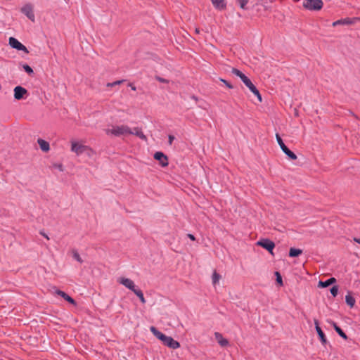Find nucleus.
<instances>
[{
  "label": "nucleus",
  "mask_w": 360,
  "mask_h": 360,
  "mask_svg": "<svg viewBox=\"0 0 360 360\" xmlns=\"http://www.w3.org/2000/svg\"><path fill=\"white\" fill-rule=\"evenodd\" d=\"M303 7L309 11H319L323 7L322 0H304Z\"/></svg>",
  "instance_id": "1"
},
{
  "label": "nucleus",
  "mask_w": 360,
  "mask_h": 360,
  "mask_svg": "<svg viewBox=\"0 0 360 360\" xmlns=\"http://www.w3.org/2000/svg\"><path fill=\"white\" fill-rule=\"evenodd\" d=\"M276 138L282 151L288 157L289 159L295 160L297 158V155L285 145L278 134H276Z\"/></svg>",
  "instance_id": "2"
},
{
  "label": "nucleus",
  "mask_w": 360,
  "mask_h": 360,
  "mask_svg": "<svg viewBox=\"0 0 360 360\" xmlns=\"http://www.w3.org/2000/svg\"><path fill=\"white\" fill-rule=\"evenodd\" d=\"M107 133H110L116 136H120L121 135L129 134V133H131V129L127 125L116 126L112 129H109Z\"/></svg>",
  "instance_id": "3"
},
{
  "label": "nucleus",
  "mask_w": 360,
  "mask_h": 360,
  "mask_svg": "<svg viewBox=\"0 0 360 360\" xmlns=\"http://www.w3.org/2000/svg\"><path fill=\"white\" fill-rule=\"evenodd\" d=\"M257 245L264 248L272 255H274L273 250L275 248V243L272 240L267 238L261 239L257 242Z\"/></svg>",
  "instance_id": "4"
},
{
  "label": "nucleus",
  "mask_w": 360,
  "mask_h": 360,
  "mask_svg": "<svg viewBox=\"0 0 360 360\" xmlns=\"http://www.w3.org/2000/svg\"><path fill=\"white\" fill-rule=\"evenodd\" d=\"M20 11L26 15L31 21L34 22L35 16L33 11V6L30 3L25 4L21 8Z\"/></svg>",
  "instance_id": "5"
},
{
  "label": "nucleus",
  "mask_w": 360,
  "mask_h": 360,
  "mask_svg": "<svg viewBox=\"0 0 360 360\" xmlns=\"http://www.w3.org/2000/svg\"><path fill=\"white\" fill-rule=\"evenodd\" d=\"M243 82L245 84V85L250 90L251 92H252L254 94V95H255L259 101V102H262V96L259 91V90L257 89V87L252 84V82H251V80L247 77V78H245Z\"/></svg>",
  "instance_id": "6"
},
{
  "label": "nucleus",
  "mask_w": 360,
  "mask_h": 360,
  "mask_svg": "<svg viewBox=\"0 0 360 360\" xmlns=\"http://www.w3.org/2000/svg\"><path fill=\"white\" fill-rule=\"evenodd\" d=\"M9 45L13 48L18 51H22L26 53H29L27 47L20 43L17 39L14 37L9 38Z\"/></svg>",
  "instance_id": "7"
},
{
  "label": "nucleus",
  "mask_w": 360,
  "mask_h": 360,
  "mask_svg": "<svg viewBox=\"0 0 360 360\" xmlns=\"http://www.w3.org/2000/svg\"><path fill=\"white\" fill-rule=\"evenodd\" d=\"M14 98L15 100H21L26 98L28 96L27 90L21 86H17L14 88Z\"/></svg>",
  "instance_id": "8"
},
{
  "label": "nucleus",
  "mask_w": 360,
  "mask_h": 360,
  "mask_svg": "<svg viewBox=\"0 0 360 360\" xmlns=\"http://www.w3.org/2000/svg\"><path fill=\"white\" fill-rule=\"evenodd\" d=\"M153 158L155 160H158L159 162V164L163 167H165L168 165V158L166 155H165L162 152H156Z\"/></svg>",
  "instance_id": "9"
},
{
  "label": "nucleus",
  "mask_w": 360,
  "mask_h": 360,
  "mask_svg": "<svg viewBox=\"0 0 360 360\" xmlns=\"http://www.w3.org/2000/svg\"><path fill=\"white\" fill-rule=\"evenodd\" d=\"M162 342L165 346H167L171 349H173L180 347L179 342L178 341L174 340L170 336L166 335L165 338Z\"/></svg>",
  "instance_id": "10"
},
{
  "label": "nucleus",
  "mask_w": 360,
  "mask_h": 360,
  "mask_svg": "<svg viewBox=\"0 0 360 360\" xmlns=\"http://www.w3.org/2000/svg\"><path fill=\"white\" fill-rule=\"evenodd\" d=\"M356 20H357V18H342V19H340V20H338L333 22L332 25L333 27H336L338 25H349L354 24L356 22Z\"/></svg>",
  "instance_id": "11"
},
{
  "label": "nucleus",
  "mask_w": 360,
  "mask_h": 360,
  "mask_svg": "<svg viewBox=\"0 0 360 360\" xmlns=\"http://www.w3.org/2000/svg\"><path fill=\"white\" fill-rule=\"evenodd\" d=\"M314 321L315 328H316V330L319 335V338L321 343L323 345H325L327 343V340H326V335H325L324 333L323 332L322 329L321 328V327L319 326V321L315 319L314 320Z\"/></svg>",
  "instance_id": "12"
},
{
  "label": "nucleus",
  "mask_w": 360,
  "mask_h": 360,
  "mask_svg": "<svg viewBox=\"0 0 360 360\" xmlns=\"http://www.w3.org/2000/svg\"><path fill=\"white\" fill-rule=\"evenodd\" d=\"M87 148V146L79 144L76 142H72L71 146V150L75 153L77 155L82 154Z\"/></svg>",
  "instance_id": "13"
},
{
  "label": "nucleus",
  "mask_w": 360,
  "mask_h": 360,
  "mask_svg": "<svg viewBox=\"0 0 360 360\" xmlns=\"http://www.w3.org/2000/svg\"><path fill=\"white\" fill-rule=\"evenodd\" d=\"M119 282L132 292L136 289L134 281L130 278H121Z\"/></svg>",
  "instance_id": "14"
},
{
  "label": "nucleus",
  "mask_w": 360,
  "mask_h": 360,
  "mask_svg": "<svg viewBox=\"0 0 360 360\" xmlns=\"http://www.w3.org/2000/svg\"><path fill=\"white\" fill-rule=\"evenodd\" d=\"M56 292L57 295L62 297L68 302H69L75 306L77 304V302H75V300L73 298H72L70 296H69L67 293H65V292H63L60 290H57L56 291Z\"/></svg>",
  "instance_id": "15"
},
{
  "label": "nucleus",
  "mask_w": 360,
  "mask_h": 360,
  "mask_svg": "<svg viewBox=\"0 0 360 360\" xmlns=\"http://www.w3.org/2000/svg\"><path fill=\"white\" fill-rule=\"evenodd\" d=\"M129 134H133L139 138H140L141 140L147 141V137L146 135L143 133L141 129L139 127H134V129H131V133H129Z\"/></svg>",
  "instance_id": "16"
},
{
  "label": "nucleus",
  "mask_w": 360,
  "mask_h": 360,
  "mask_svg": "<svg viewBox=\"0 0 360 360\" xmlns=\"http://www.w3.org/2000/svg\"><path fill=\"white\" fill-rule=\"evenodd\" d=\"M214 336L216 340H217L219 345L221 347H226L229 345V341L227 339L224 338L222 335L219 332L214 333Z\"/></svg>",
  "instance_id": "17"
},
{
  "label": "nucleus",
  "mask_w": 360,
  "mask_h": 360,
  "mask_svg": "<svg viewBox=\"0 0 360 360\" xmlns=\"http://www.w3.org/2000/svg\"><path fill=\"white\" fill-rule=\"evenodd\" d=\"M226 0H211L213 6L219 10H224L226 7Z\"/></svg>",
  "instance_id": "18"
},
{
  "label": "nucleus",
  "mask_w": 360,
  "mask_h": 360,
  "mask_svg": "<svg viewBox=\"0 0 360 360\" xmlns=\"http://www.w3.org/2000/svg\"><path fill=\"white\" fill-rule=\"evenodd\" d=\"M37 143L41 150L44 152H48L50 150L49 143L42 139H38Z\"/></svg>",
  "instance_id": "19"
},
{
  "label": "nucleus",
  "mask_w": 360,
  "mask_h": 360,
  "mask_svg": "<svg viewBox=\"0 0 360 360\" xmlns=\"http://www.w3.org/2000/svg\"><path fill=\"white\" fill-rule=\"evenodd\" d=\"M336 283V279L334 277H331L325 281H320L319 283V287L326 288Z\"/></svg>",
  "instance_id": "20"
},
{
  "label": "nucleus",
  "mask_w": 360,
  "mask_h": 360,
  "mask_svg": "<svg viewBox=\"0 0 360 360\" xmlns=\"http://www.w3.org/2000/svg\"><path fill=\"white\" fill-rule=\"evenodd\" d=\"M150 331L152 333L160 340L162 341L166 337V335L158 330L155 327L151 326Z\"/></svg>",
  "instance_id": "21"
},
{
  "label": "nucleus",
  "mask_w": 360,
  "mask_h": 360,
  "mask_svg": "<svg viewBox=\"0 0 360 360\" xmlns=\"http://www.w3.org/2000/svg\"><path fill=\"white\" fill-rule=\"evenodd\" d=\"M332 323H333V328L334 330L337 332V333L340 336L342 337L343 339L345 340H347L348 339V337L347 335L345 334V333L341 329L340 327H339L336 323L332 321Z\"/></svg>",
  "instance_id": "22"
},
{
  "label": "nucleus",
  "mask_w": 360,
  "mask_h": 360,
  "mask_svg": "<svg viewBox=\"0 0 360 360\" xmlns=\"http://www.w3.org/2000/svg\"><path fill=\"white\" fill-rule=\"evenodd\" d=\"M345 302L347 305L350 307V308L354 307L355 304V299L351 295V292H349L348 294L345 296Z\"/></svg>",
  "instance_id": "23"
},
{
  "label": "nucleus",
  "mask_w": 360,
  "mask_h": 360,
  "mask_svg": "<svg viewBox=\"0 0 360 360\" xmlns=\"http://www.w3.org/2000/svg\"><path fill=\"white\" fill-rule=\"evenodd\" d=\"M302 254V250L301 249H297L295 248H291L289 250V257H296Z\"/></svg>",
  "instance_id": "24"
},
{
  "label": "nucleus",
  "mask_w": 360,
  "mask_h": 360,
  "mask_svg": "<svg viewBox=\"0 0 360 360\" xmlns=\"http://www.w3.org/2000/svg\"><path fill=\"white\" fill-rule=\"evenodd\" d=\"M231 73L240 77L242 81L247 78V76L245 74H243L240 70L235 68H233L231 69Z\"/></svg>",
  "instance_id": "25"
},
{
  "label": "nucleus",
  "mask_w": 360,
  "mask_h": 360,
  "mask_svg": "<svg viewBox=\"0 0 360 360\" xmlns=\"http://www.w3.org/2000/svg\"><path fill=\"white\" fill-rule=\"evenodd\" d=\"M134 293L140 299L141 303H146V300L144 298L143 293L141 290L136 288L135 290H134Z\"/></svg>",
  "instance_id": "26"
},
{
  "label": "nucleus",
  "mask_w": 360,
  "mask_h": 360,
  "mask_svg": "<svg viewBox=\"0 0 360 360\" xmlns=\"http://www.w3.org/2000/svg\"><path fill=\"white\" fill-rule=\"evenodd\" d=\"M221 278V275L218 274L216 271H214L212 274V283L215 285L217 283H219Z\"/></svg>",
  "instance_id": "27"
},
{
  "label": "nucleus",
  "mask_w": 360,
  "mask_h": 360,
  "mask_svg": "<svg viewBox=\"0 0 360 360\" xmlns=\"http://www.w3.org/2000/svg\"><path fill=\"white\" fill-rule=\"evenodd\" d=\"M22 67L23 68V70L29 75H32L34 74V71L32 70V68L28 65L27 64H22Z\"/></svg>",
  "instance_id": "28"
},
{
  "label": "nucleus",
  "mask_w": 360,
  "mask_h": 360,
  "mask_svg": "<svg viewBox=\"0 0 360 360\" xmlns=\"http://www.w3.org/2000/svg\"><path fill=\"white\" fill-rule=\"evenodd\" d=\"M72 254L73 258L75 259H76L78 262L81 264L83 262L82 259L81 258L80 255H79L77 250H73Z\"/></svg>",
  "instance_id": "29"
},
{
  "label": "nucleus",
  "mask_w": 360,
  "mask_h": 360,
  "mask_svg": "<svg viewBox=\"0 0 360 360\" xmlns=\"http://www.w3.org/2000/svg\"><path fill=\"white\" fill-rule=\"evenodd\" d=\"M275 276H276V280L277 283L279 284L280 285H283V280H282V276H281V274L278 271H276Z\"/></svg>",
  "instance_id": "30"
},
{
  "label": "nucleus",
  "mask_w": 360,
  "mask_h": 360,
  "mask_svg": "<svg viewBox=\"0 0 360 360\" xmlns=\"http://www.w3.org/2000/svg\"><path fill=\"white\" fill-rule=\"evenodd\" d=\"M330 292L331 293V295L333 296V297H336L338 295V285H333L330 289Z\"/></svg>",
  "instance_id": "31"
},
{
  "label": "nucleus",
  "mask_w": 360,
  "mask_h": 360,
  "mask_svg": "<svg viewBox=\"0 0 360 360\" xmlns=\"http://www.w3.org/2000/svg\"><path fill=\"white\" fill-rule=\"evenodd\" d=\"M238 2L241 8L243 9H246V4H248V0H238Z\"/></svg>",
  "instance_id": "32"
},
{
  "label": "nucleus",
  "mask_w": 360,
  "mask_h": 360,
  "mask_svg": "<svg viewBox=\"0 0 360 360\" xmlns=\"http://www.w3.org/2000/svg\"><path fill=\"white\" fill-rule=\"evenodd\" d=\"M219 80L223 82L229 89H233V86L227 80L220 78Z\"/></svg>",
  "instance_id": "33"
},
{
  "label": "nucleus",
  "mask_w": 360,
  "mask_h": 360,
  "mask_svg": "<svg viewBox=\"0 0 360 360\" xmlns=\"http://www.w3.org/2000/svg\"><path fill=\"white\" fill-rule=\"evenodd\" d=\"M155 79L158 80V82H161V83H165V84H168L169 83V80L165 79V78H162L161 77H159V76H156L155 77Z\"/></svg>",
  "instance_id": "34"
},
{
  "label": "nucleus",
  "mask_w": 360,
  "mask_h": 360,
  "mask_svg": "<svg viewBox=\"0 0 360 360\" xmlns=\"http://www.w3.org/2000/svg\"><path fill=\"white\" fill-rule=\"evenodd\" d=\"M169 144L172 145V142L174 139V136L173 135H169Z\"/></svg>",
  "instance_id": "35"
},
{
  "label": "nucleus",
  "mask_w": 360,
  "mask_h": 360,
  "mask_svg": "<svg viewBox=\"0 0 360 360\" xmlns=\"http://www.w3.org/2000/svg\"><path fill=\"white\" fill-rule=\"evenodd\" d=\"M188 238H189L191 240L194 241L195 240V237L193 235V234H191V233H188L187 235Z\"/></svg>",
  "instance_id": "36"
},
{
  "label": "nucleus",
  "mask_w": 360,
  "mask_h": 360,
  "mask_svg": "<svg viewBox=\"0 0 360 360\" xmlns=\"http://www.w3.org/2000/svg\"><path fill=\"white\" fill-rule=\"evenodd\" d=\"M54 167L59 169L60 171H63V165L61 164H58V165H54Z\"/></svg>",
  "instance_id": "37"
},
{
  "label": "nucleus",
  "mask_w": 360,
  "mask_h": 360,
  "mask_svg": "<svg viewBox=\"0 0 360 360\" xmlns=\"http://www.w3.org/2000/svg\"><path fill=\"white\" fill-rule=\"evenodd\" d=\"M124 82V79L117 80V81L114 82V84L119 85V84L123 83Z\"/></svg>",
  "instance_id": "38"
},
{
  "label": "nucleus",
  "mask_w": 360,
  "mask_h": 360,
  "mask_svg": "<svg viewBox=\"0 0 360 360\" xmlns=\"http://www.w3.org/2000/svg\"><path fill=\"white\" fill-rule=\"evenodd\" d=\"M129 86L131 87V89L133 91H136V86H135L133 84L129 83Z\"/></svg>",
  "instance_id": "39"
},
{
  "label": "nucleus",
  "mask_w": 360,
  "mask_h": 360,
  "mask_svg": "<svg viewBox=\"0 0 360 360\" xmlns=\"http://www.w3.org/2000/svg\"><path fill=\"white\" fill-rule=\"evenodd\" d=\"M191 98L196 102L198 101V98L195 95H192Z\"/></svg>",
  "instance_id": "40"
},
{
  "label": "nucleus",
  "mask_w": 360,
  "mask_h": 360,
  "mask_svg": "<svg viewBox=\"0 0 360 360\" xmlns=\"http://www.w3.org/2000/svg\"><path fill=\"white\" fill-rule=\"evenodd\" d=\"M353 240L359 244H360V238H354Z\"/></svg>",
  "instance_id": "41"
},
{
  "label": "nucleus",
  "mask_w": 360,
  "mask_h": 360,
  "mask_svg": "<svg viewBox=\"0 0 360 360\" xmlns=\"http://www.w3.org/2000/svg\"><path fill=\"white\" fill-rule=\"evenodd\" d=\"M40 234H41L43 236H44L46 238H47L48 240L49 239V237L47 236L46 234H45L43 232H40Z\"/></svg>",
  "instance_id": "42"
},
{
  "label": "nucleus",
  "mask_w": 360,
  "mask_h": 360,
  "mask_svg": "<svg viewBox=\"0 0 360 360\" xmlns=\"http://www.w3.org/2000/svg\"><path fill=\"white\" fill-rule=\"evenodd\" d=\"M195 32L196 34H199V33H200V30H199V28H195Z\"/></svg>",
  "instance_id": "43"
},
{
  "label": "nucleus",
  "mask_w": 360,
  "mask_h": 360,
  "mask_svg": "<svg viewBox=\"0 0 360 360\" xmlns=\"http://www.w3.org/2000/svg\"><path fill=\"white\" fill-rule=\"evenodd\" d=\"M108 87H112V82L111 83H108L107 85H106Z\"/></svg>",
  "instance_id": "44"
},
{
  "label": "nucleus",
  "mask_w": 360,
  "mask_h": 360,
  "mask_svg": "<svg viewBox=\"0 0 360 360\" xmlns=\"http://www.w3.org/2000/svg\"><path fill=\"white\" fill-rule=\"evenodd\" d=\"M112 86H116V84H114V82H112Z\"/></svg>",
  "instance_id": "45"
},
{
  "label": "nucleus",
  "mask_w": 360,
  "mask_h": 360,
  "mask_svg": "<svg viewBox=\"0 0 360 360\" xmlns=\"http://www.w3.org/2000/svg\"><path fill=\"white\" fill-rule=\"evenodd\" d=\"M270 1H273L274 0H269Z\"/></svg>",
  "instance_id": "46"
}]
</instances>
